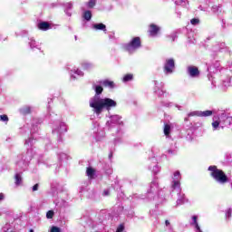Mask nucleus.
I'll use <instances>...</instances> for the list:
<instances>
[{
  "mask_svg": "<svg viewBox=\"0 0 232 232\" xmlns=\"http://www.w3.org/2000/svg\"><path fill=\"white\" fill-rule=\"evenodd\" d=\"M92 90H94L95 94L89 100V106L92 108V112L97 117H100L102 111H111L113 108H117V102L115 100L105 97H101V93L104 92L102 84L93 83Z\"/></svg>",
  "mask_w": 232,
  "mask_h": 232,
  "instance_id": "nucleus-1",
  "label": "nucleus"
},
{
  "mask_svg": "<svg viewBox=\"0 0 232 232\" xmlns=\"http://www.w3.org/2000/svg\"><path fill=\"white\" fill-rule=\"evenodd\" d=\"M35 144V139L34 138H29L28 140H25V146L27 148V152L25 157L24 156H20L18 157V160H16V169H26V166H28V162L34 157H35V150L32 148Z\"/></svg>",
  "mask_w": 232,
  "mask_h": 232,
  "instance_id": "nucleus-2",
  "label": "nucleus"
},
{
  "mask_svg": "<svg viewBox=\"0 0 232 232\" xmlns=\"http://www.w3.org/2000/svg\"><path fill=\"white\" fill-rule=\"evenodd\" d=\"M208 171L210 177H212L218 184H226L227 182V176L222 169L217 168V166H209Z\"/></svg>",
  "mask_w": 232,
  "mask_h": 232,
  "instance_id": "nucleus-3",
  "label": "nucleus"
},
{
  "mask_svg": "<svg viewBox=\"0 0 232 232\" xmlns=\"http://www.w3.org/2000/svg\"><path fill=\"white\" fill-rule=\"evenodd\" d=\"M140 46H142L140 37L136 36L132 38L129 43L124 44L122 45V48L125 52H127V53H130V55H131L135 53V52H137V50H139Z\"/></svg>",
  "mask_w": 232,
  "mask_h": 232,
  "instance_id": "nucleus-4",
  "label": "nucleus"
},
{
  "mask_svg": "<svg viewBox=\"0 0 232 232\" xmlns=\"http://www.w3.org/2000/svg\"><path fill=\"white\" fill-rule=\"evenodd\" d=\"M159 195V179L154 178L150 185V189L147 191V198L149 200H155Z\"/></svg>",
  "mask_w": 232,
  "mask_h": 232,
  "instance_id": "nucleus-5",
  "label": "nucleus"
},
{
  "mask_svg": "<svg viewBox=\"0 0 232 232\" xmlns=\"http://www.w3.org/2000/svg\"><path fill=\"white\" fill-rule=\"evenodd\" d=\"M180 180H182L180 171H174L172 175V180L170 183L171 191H177V193H180V191H182V188H180Z\"/></svg>",
  "mask_w": 232,
  "mask_h": 232,
  "instance_id": "nucleus-6",
  "label": "nucleus"
},
{
  "mask_svg": "<svg viewBox=\"0 0 232 232\" xmlns=\"http://www.w3.org/2000/svg\"><path fill=\"white\" fill-rule=\"evenodd\" d=\"M180 180H182L180 171H174L172 175V180L170 183L171 191H177V193H180V191H182V188H180Z\"/></svg>",
  "mask_w": 232,
  "mask_h": 232,
  "instance_id": "nucleus-7",
  "label": "nucleus"
},
{
  "mask_svg": "<svg viewBox=\"0 0 232 232\" xmlns=\"http://www.w3.org/2000/svg\"><path fill=\"white\" fill-rule=\"evenodd\" d=\"M163 72L165 75H171L175 72V60L173 58H169L165 60L163 65Z\"/></svg>",
  "mask_w": 232,
  "mask_h": 232,
  "instance_id": "nucleus-8",
  "label": "nucleus"
},
{
  "mask_svg": "<svg viewBox=\"0 0 232 232\" xmlns=\"http://www.w3.org/2000/svg\"><path fill=\"white\" fill-rule=\"evenodd\" d=\"M224 126H227V125H226V119L222 118V113L218 118L214 117L213 122H212V128L214 131H217L220 129L224 130Z\"/></svg>",
  "mask_w": 232,
  "mask_h": 232,
  "instance_id": "nucleus-9",
  "label": "nucleus"
},
{
  "mask_svg": "<svg viewBox=\"0 0 232 232\" xmlns=\"http://www.w3.org/2000/svg\"><path fill=\"white\" fill-rule=\"evenodd\" d=\"M113 124L116 126H122V117L117 114L110 116V121H107V126H109V128H113Z\"/></svg>",
  "mask_w": 232,
  "mask_h": 232,
  "instance_id": "nucleus-10",
  "label": "nucleus"
},
{
  "mask_svg": "<svg viewBox=\"0 0 232 232\" xmlns=\"http://www.w3.org/2000/svg\"><path fill=\"white\" fill-rule=\"evenodd\" d=\"M66 123L63 121H56L53 126V133H58L59 135L66 133L67 131Z\"/></svg>",
  "mask_w": 232,
  "mask_h": 232,
  "instance_id": "nucleus-11",
  "label": "nucleus"
},
{
  "mask_svg": "<svg viewBox=\"0 0 232 232\" xmlns=\"http://www.w3.org/2000/svg\"><path fill=\"white\" fill-rule=\"evenodd\" d=\"M189 224L194 232H204V230H202V226L198 223V216H192Z\"/></svg>",
  "mask_w": 232,
  "mask_h": 232,
  "instance_id": "nucleus-12",
  "label": "nucleus"
},
{
  "mask_svg": "<svg viewBox=\"0 0 232 232\" xmlns=\"http://www.w3.org/2000/svg\"><path fill=\"white\" fill-rule=\"evenodd\" d=\"M160 30H162V28L160 25H157L155 24H150L149 25V36L150 37H159V35H160Z\"/></svg>",
  "mask_w": 232,
  "mask_h": 232,
  "instance_id": "nucleus-13",
  "label": "nucleus"
},
{
  "mask_svg": "<svg viewBox=\"0 0 232 232\" xmlns=\"http://www.w3.org/2000/svg\"><path fill=\"white\" fill-rule=\"evenodd\" d=\"M187 73L192 79H197V77H199L200 75V71H198V67L194 65H189L187 67Z\"/></svg>",
  "mask_w": 232,
  "mask_h": 232,
  "instance_id": "nucleus-14",
  "label": "nucleus"
},
{
  "mask_svg": "<svg viewBox=\"0 0 232 232\" xmlns=\"http://www.w3.org/2000/svg\"><path fill=\"white\" fill-rule=\"evenodd\" d=\"M210 10L214 15L218 17L222 14V5L220 4H210Z\"/></svg>",
  "mask_w": 232,
  "mask_h": 232,
  "instance_id": "nucleus-15",
  "label": "nucleus"
},
{
  "mask_svg": "<svg viewBox=\"0 0 232 232\" xmlns=\"http://www.w3.org/2000/svg\"><path fill=\"white\" fill-rule=\"evenodd\" d=\"M28 45L31 48V50L33 51L39 50L41 52V43L37 42L35 38L29 37Z\"/></svg>",
  "mask_w": 232,
  "mask_h": 232,
  "instance_id": "nucleus-16",
  "label": "nucleus"
},
{
  "mask_svg": "<svg viewBox=\"0 0 232 232\" xmlns=\"http://www.w3.org/2000/svg\"><path fill=\"white\" fill-rule=\"evenodd\" d=\"M155 84V88H154V92L156 93V95L158 97H162V95H164L165 92H164V84L162 83H159V82L155 81L154 82Z\"/></svg>",
  "mask_w": 232,
  "mask_h": 232,
  "instance_id": "nucleus-17",
  "label": "nucleus"
},
{
  "mask_svg": "<svg viewBox=\"0 0 232 232\" xmlns=\"http://www.w3.org/2000/svg\"><path fill=\"white\" fill-rule=\"evenodd\" d=\"M151 164L149 166V169L154 173V175H157V173H160V167L157 164V159L152 158L151 159Z\"/></svg>",
  "mask_w": 232,
  "mask_h": 232,
  "instance_id": "nucleus-18",
  "label": "nucleus"
},
{
  "mask_svg": "<svg viewBox=\"0 0 232 232\" xmlns=\"http://www.w3.org/2000/svg\"><path fill=\"white\" fill-rule=\"evenodd\" d=\"M98 84H102V86H104L105 88H110V90H113V88L117 87L113 81L108 79L98 82Z\"/></svg>",
  "mask_w": 232,
  "mask_h": 232,
  "instance_id": "nucleus-19",
  "label": "nucleus"
},
{
  "mask_svg": "<svg viewBox=\"0 0 232 232\" xmlns=\"http://www.w3.org/2000/svg\"><path fill=\"white\" fill-rule=\"evenodd\" d=\"M178 200H177V204L178 206H182V204H186V202H188V198H186V196L182 193L178 192Z\"/></svg>",
  "mask_w": 232,
  "mask_h": 232,
  "instance_id": "nucleus-20",
  "label": "nucleus"
},
{
  "mask_svg": "<svg viewBox=\"0 0 232 232\" xmlns=\"http://www.w3.org/2000/svg\"><path fill=\"white\" fill-rule=\"evenodd\" d=\"M70 73H71L72 79H77V77L75 75H77L78 77H83L84 76V72H82V71H81L80 69L71 70ZM73 73L75 75H73Z\"/></svg>",
  "mask_w": 232,
  "mask_h": 232,
  "instance_id": "nucleus-21",
  "label": "nucleus"
},
{
  "mask_svg": "<svg viewBox=\"0 0 232 232\" xmlns=\"http://www.w3.org/2000/svg\"><path fill=\"white\" fill-rule=\"evenodd\" d=\"M37 26L38 30H42L43 32L50 30V24H48V22H41Z\"/></svg>",
  "mask_w": 232,
  "mask_h": 232,
  "instance_id": "nucleus-22",
  "label": "nucleus"
},
{
  "mask_svg": "<svg viewBox=\"0 0 232 232\" xmlns=\"http://www.w3.org/2000/svg\"><path fill=\"white\" fill-rule=\"evenodd\" d=\"M19 111L22 115H28V113H31L32 111V107L30 105H24L20 108Z\"/></svg>",
  "mask_w": 232,
  "mask_h": 232,
  "instance_id": "nucleus-23",
  "label": "nucleus"
},
{
  "mask_svg": "<svg viewBox=\"0 0 232 232\" xmlns=\"http://www.w3.org/2000/svg\"><path fill=\"white\" fill-rule=\"evenodd\" d=\"M93 30H102V32H106V24L100 23V24H94L92 25Z\"/></svg>",
  "mask_w": 232,
  "mask_h": 232,
  "instance_id": "nucleus-24",
  "label": "nucleus"
},
{
  "mask_svg": "<svg viewBox=\"0 0 232 232\" xmlns=\"http://www.w3.org/2000/svg\"><path fill=\"white\" fill-rule=\"evenodd\" d=\"M14 184H15V186H21L23 184V177L21 176V173L15 174Z\"/></svg>",
  "mask_w": 232,
  "mask_h": 232,
  "instance_id": "nucleus-25",
  "label": "nucleus"
},
{
  "mask_svg": "<svg viewBox=\"0 0 232 232\" xmlns=\"http://www.w3.org/2000/svg\"><path fill=\"white\" fill-rule=\"evenodd\" d=\"M222 119H225V124L227 126H231V124H232V116H227L226 113H222Z\"/></svg>",
  "mask_w": 232,
  "mask_h": 232,
  "instance_id": "nucleus-26",
  "label": "nucleus"
},
{
  "mask_svg": "<svg viewBox=\"0 0 232 232\" xmlns=\"http://www.w3.org/2000/svg\"><path fill=\"white\" fill-rule=\"evenodd\" d=\"M81 66L82 70H92V68H93V63L90 62H83L81 63Z\"/></svg>",
  "mask_w": 232,
  "mask_h": 232,
  "instance_id": "nucleus-27",
  "label": "nucleus"
},
{
  "mask_svg": "<svg viewBox=\"0 0 232 232\" xmlns=\"http://www.w3.org/2000/svg\"><path fill=\"white\" fill-rule=\"evenodd\" d=\"M86 175L89 177V179H93L95 175V169H93L92 167L87 168Z\"/></svg>",
  "mask_w": 232,
  "mask_h": 232,
  "instance_id": "nucleus-28",
  "label": "nucleus"
},
{
  "mask_svg": "<svg viewBox=\"0 0 232 232\" xmlns=\"http://www.w3.org/2000/svg\"><path fill=\"white\" fill-rule=\"evenodd\" d=\"M213 111H199V117H211Z\"/></svg>",
  "mask_w": 232,
  "mask_h": 232,
  "instance_id": "nucleus-29",
  "label": "nucleus"
},
{
  "mask_svg": "<svg viewBox=\"0 0 232 232\" xmlns=\"http://www.w3.org/2000/svg\"><path fill=\"white\" fill-rule=\"evenodd\" d=\"M130 81H133V74L129 73L123 76V79H122L123 82H130Z\"/></svg>",
  "mask_w": 232,
  "mask_h": 232,
  "instance_id": "nucleus-30",
  "label": "nucleus"
},
{
  "mask_svg": "<svg viewBox=\"0 0 232 232\" xmlns=\"http://www.w3.org/2000/svg\"><path fill=\"white\" fill-rule=\"evenodd\" d=\"M83 18L85 21H91L92 20V11H85L83 13Z\"/></svg>",
  "mask_w": 232,
  "mask_h": 232,
  "instance_id": "nucleus-31",
  "label": "nucleus"
},
{
  "mask_svg": "<svg viewBox=\"0 0 232 232\" xmlns=\"http://www.w3.org/2000/svg\"><path fill=\"white\" fill-rule=\"evenodd\" d=\"M223 86L224 88H229L231 86V77H227L223 81Z\"/></svg>",
  "mask_w": 232,
  "mask_h": 232,
  "instance_id": "nucleus-32",
  "label": "nucleus"
},
{
  "mask_svg": "<svg viewBox=\"0 0 232 232\" xmlns=\"http://www.w3.org/2000/svg\"><path fill=\"white\" fill-rule=\"evenodd\" d=\"M175 5L179 6H188V0H176Z\"/></svg>",
  "mask_w": 232,
  "mask_h": 232,
  "instance_id": "nucleus-33",
  "label": "nucleus"
},
{
  "mask_svg": "<svg viewBox=\"0 0 232 232\" xmlns=\"http://www.w3.org/2000/svg\"><path fill=\"white\" fill-rule=\"evenodd\" d=\"M169 131H171V126H169V124H165L164 135H166V137H169Z\"/></svg>",
  "mask_w": 232,
  "mask_h": 232,
  "instance_id": "nucleus-34",
  "label": "nucleus"
},
{
  "mask_svg": "<svg viewBox=\"0 0 232 232\" xmlns=\"http://www.w3.org/2000/svg\"><path fill=\"white\" fill-rule=\"evenodd\" d=\"M164 106H166V108H173V106H175V108H178V110H180V106L173 102H165Z\"/></svg>",
  "mask_w": 232,
  "mask_h": 232,
  "instance_id": "nucleus-35",
  "label": "nucleus"
},
{
  "mask_svg": "<svg viewBox=\"0 0 232 232\" xmlns=\"http://www.w3.org/2000/svg\"><path fill=\"white\" fill-rule=\"evenodd\" d=\"M188 117H200V111H194L188 114Z\"/></svg>",
  "mask_w": 232,
  "mask_h": 232,
  "instance_id": "nucleus-36",
  "label": "nucleus"
},
{
  "mask_svg": "<svg viewBox=\"0 0 232 232\" xmlns=\"http://www.w3.org/2000/svg\"><path fill=\"white\" fill-rule=\"evenodd\" d=\"M190 24H193V26H197V25L200 24V19H198V18L191 19Z\"/></svg>",
  "mask_w": 232,
  "mask_h": 232,
  "instance_id": "nucleus-37",
  "label": "nucleus"
},
{
  "mask_svg": "<svg viewBox=\"0 0 232 232\" xmlns=\"http://www.w3.org/2000/svg\"><path fill=\"white\" fill-rule=\"evenodd\" d=\"M95 5H97V1L96 0H90L87 3L88 8H93V6H95Z\"/></svg>",
  "mask_w": 232,
  "mask_h": 232,
  "instance_id": "nucleus-38",
  "label": "nucleus"
},
{
  "mask_svg": "<svg viewBox=\"0 0 232 232\" xmlns=\"http://www.w3.org/2000/svg\"><path fill=\"white\" fill-rule=\"evenodd\" d=\"M165 226L169 229V231L173 230V227L171 226V223L169 222V220H165Z\"/></svg>",
  "mask_w": 232,
  "mask_h": 232,
  "instance_id": "nucleus-39",
  "label": "nucleus"
},
{
  "mask_svg": "<svg viewBox=\"0 0 232 232\" xmlns=\"http://www.w3.org/2000/svg\"><path fill=\"white\" fill-rule=\"evenodd\" d=\"M49 232H62V230H61V227L53 226V227H51V229Z\"/></svg>",
  "mask_w": 232,
  "mask_h": 232,
  "instance_id": "nucleus-40",
  "label": "nucleus"
},
{
  "mask_svg": "<svg viewBox=\"0 0 232 232\" xmlns=\"http://www.w3.org/2000/svg\"><path fill=\"white\" fill-rule=\"evenodd\" d=\"M0 121H2V122H8V116L6 114L0 115Z\"/></svg>",
  "mask_w": 232,
  "mask_h": 232,
  "instance_id": "nucleus-41",
  "label": "nucleus"
},
{
  "mask_svg": "<svg viewBox=\"0 0 232 232\" xmlns=\"http://www.w3.org/2000/svg\"><path fill=\"white\" fill-rule=\"evenodd\" d=\"M53 215H54L53 210H49V211L46 213V218H53Z\"/></svg>",
  "mask_w": 232,
  "mask_h": 232,
  "instance_id": "nucleus-42",
  "label": "nucleus"
},
{
  "mask_svg": "<svg viewBox=\"0 0 232 232\" xmlns=\"http://www.w3.org/2000/svg\"><path fill=\"white\" fill-rule=\"evenodd\" d=\"M232 209L228 208L226 210V218H231Z\"/></svg>",
  "mask_w": 232,
  "mask_h": 232,
  "instance_id": "nucleus-43",
  "label": "nucleus"
},
{
  "mask_svg": "<svg viewBox=\"0 0 232 232\" xmlns=\"http://www.w3.org/2000/svg\"><path fill=\"white\" fill-rule=\"evenodd\" d=\"M116 232H124V225H119L117 227Z\"/></svg>",
  "mask_w": 232,
  "mask_h": 232,
  "instance_id": "nucleus-44",
  "label": "nucleus"
},
{
  "mask_svg": "<svg viewBox=\"0 0 232 232\" xmlns=\"http://www.w3.org/2000/svg\"><path fill=\"white\" fill-rule=\"evenodd\" d=\"M102 196H103V197H109V196H110V189H105V190H103Z\"/></svg>",
  "mask_w": 232,
  "mask_h": 232,
  "instance_id": "nucleus-45",
  "label": "nucleus"
},
{
  "mask_svg": "<svg viewBox=\"0 0 232 232\" xmlns=\"http://www.w3.org/2000/svg\"><path fill=\"white\" fill-rule=\"evenodd\" d=\"M73 8V5L72 3L66 4V9L65 10H72Z\"/></svg>",
  "mask_w": 232,
  "mask_h": 232,
  "instance_id": "nucleus-46",
  "label": "nucleus"
},
{
  "mask_svg": "<svg viewBox=\"0 0 232 232\" xmlns=\"http://www.w3.org/2000/svg\"><path fill=\"white\" fill-rule=\"evenodd\" d=\"M65 14L68 17H72V12L69 9H65Z\"/></svg>",
  "mask_w": 232,
  "mask_h": 232,
  "instance_id": "nucleus-47",
  "label": "nucleus"
},
{
  "mask_svg": "<svg viewBox=\"0 0 232 232\" xmlns=\"http://www.w3.org/2000/svg\"><path fill=\"white\" fill-rule=\"evenodd\" d=\"M39 189V184H35L34 187H33V191H37Z\"/></svg>",
  "mask_w": 232,
  "mask_h": 232,
  "instance_id": "nucleus-48",
  "label": "nucleus"
},
{
  "mask_svg": "<svg viewBox=\"0 0 232 232\" xmlns=\"http://www.w3.org/2000/svg\"><path fill=\"white\" fill-rule=\"evenodd\" d=\"M0 200H5V195L3 193H0Z\"/></svg>",
  "mask_w": 232,
  "mask_h": 232,
  "instance_id": "nucleus-49",
  "label": "nucleus"
},
{
  "mask_svg": "<svg viewBox=\"0 0 232 232\" xmlns=\"http://www.w3.org/2000/svg\"><path fill=\"white\" fill-rule=\"evenodd\" d=\"M60 159H66V154L62 153L61 156H60Z\"/></svg>",
  "mask_w": 232,
  "mask_h": 232,
  "instance_id": "nucleus-50",
  "label": "nucleus"
},
{
  "mask_svg": "<svg viewBox=\"0 0 232 232\" xmlns=\"http://www.w3.org/2000/svg\"><path fill=\"white\" fill-rule=\"evenodd\" d=\"M208 81H213L211 80V75H208Z\"/></svg>",
  "mask_w": 232,
  "mask_h": 232,
  "instance_id": "nucleus-51",
  "label": "nucleus"
},
{
  "mask_svg": "<svg viewBox=\"0 0 232 232\" xmlns=\"http://www.w3.org/2000/svg\"><path fill=\"white\" fill-rule=\"evenodd\" d=\"M29 232H34V229H30V231Z\"/></svg>",
  "mask_w": 232,
  "mask_h": 232,
  "instance_id": "nucleus-52",
  "label": "nucleus"
},
{
  "mask_svg": "<svg viewBox=\"0 0 232 232\" xmlns=\"http://www.w3.org/2000/svg\"><path fill=\"white\" fill-rule=\"evenodd\" d=\"M185 121H188V118H185Z\"/></svg>",
  "mask_w": 232,
  "mask_h": 232,
  "instance_id": "nucleus-53",
  "label": "nucleus"
}]
</instances>
